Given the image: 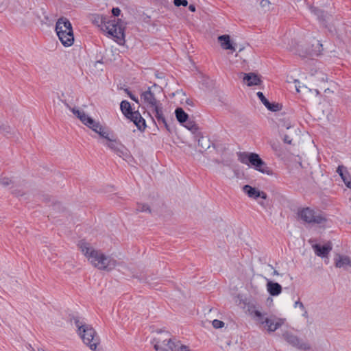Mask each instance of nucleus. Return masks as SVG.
<instances>
[{"instance_id": "6e6552de", "label": "nucleus", "mask_w": 351, "mask_h": 351, "mask_svg": "<svg viewBox=\"0 0 351 351\" xmlns=\"http://www.w3.org/2000/svg\"><path fill=\"white\" fill-rule=\"evenodd\" d=\"M282 337L289 346L297 350L302 351H309L311 350V346L308 341H304L291 331H284L282 334Z\"/></svg>"}, {"instance_id": "f03ea898", "label": "nucleus", "mask_w": 351, "mask_h": 351, "mask_svg": "<svg viewBox=\"0 0 351 351\" xmlns=\"http://www.w3.org/2000/svg\"><path fill=\"white\" fill-rule=\"evenodd\" d=\"M94 22L101 26L102 30L106 31L109 35L116 38L119 44L124 41V27L120 19L114 18L109 20L102 16H97Z\"/></svg>"}, {"instance_id": "79ce46f5", "label": "nucleus", "mask_w": 351, "mask_h": 351, "mask_svg": "<svg viewBox=\"0 0 351 351\" xmlns=\"http://www.w3.org/2000/svg\"><path fill=\"white\" fill-rule=\"evenodd\" d=\"M189 9L190 11L191 12H195V5L193 4H191L189 6Z\"/></svg>"}, {"instance_id": "c9c22d12", "label": "nucleus", "mask_w": 351, "mask_h": 351, "mask_svg": "<svg viewBox=\"0 0 351 351\" xmlns=\"http://www.w3.org/2000/svg\"><path fill=\"white\" fill-rule=\"evenodd\" d=\"M112 13L114 16H118L121 13V10L119 8H113Z\"/></svg>"}, {"instance_id": "cd10ccee", "label": "nucleus", "mask_w": 351, "mask_h": 351, "mask_svg": "<svg viewBox=\"0 0 351 351\" xmlns=\"http://www.w3.org/2000/svg\"><path fill=\"white\" fill-rule=\"evenodd\" d=\"M312 12H313L316 16H317L318 19L321 21H324V12L316 8H311Z\"/></svg>"}, {"instance_id": "a19ab883", "label": "nucleus", "mask_w": 351, "mask_h": 351, "mask_svg": "<svg viewBox=\"0 0 351 351\" xmlns=\"http://www.w3.org/2000/svg\"><path fill=\"white\" fill-rule=\"evenodd\" d=\"M342 167L341 166H339L338 168H337V172L339 174V176L341 177V178H343L345 177L343 174V171H342Z\"/></svg>"}, {"instance_id": "423d86ee", "label": "nucleus", "mask_w": 351, "mask_h": 351, "mask_svg": "<svg viewBox=\"0 0 351 351\" xmlns=\"http://www.w3.org/2000/svg\"><path fill=\"white\" fill-rule=\"evenodd\" d=\"M120 108L122 113L130 121H132L137 128L142 131L144 130L146 124L145 119L142 117L138 111H132L129 101L123 100L121 102Z\"/></svg>"}, {"instance_id": "09e8293b", "label": "nucleus", "mask_w": 351, "mask_h": 351, "mask_svg": "<svg viewBox=\"0 0 351 351\" xmlns=\"http://www.w3.org/2000/svg\"><path fill=\"white\" fill-rule=\"evenodd\" d=\"M304 311V314H303V316H305V317H307V311L304 309L303 310Z\"/></svg>"}, {"instance_id": "2eb2a0df", "label": "nucleus", "mask_w": 351, "mask_h": 351, "mask_svg": "<svg viewBox=\"0 0 351 351\" xmlns=\"http://www.w3.org/2000/svg\"><path fill=\"white\" fill-rule=\"evenodd\" d=\"M312 247L317 256L324 258L328 256L332 249V245L331 242L329 241L324 245L320 244L312 245Z\"/></svg>"}, {"instance_id": "58836bf2", "label": "nucleus", "mask_w": 351, "mask_h": 351, "mask_svg": "<svg viewBox=\"0 0 351 351\" xmlns=\"http://www.w3.org/2000/svg\"><path fill=\"white\" fill-rule=\"evenodd\" d=\"M295 88H296L297 92L300 93L302 91V89L306 90L307 87L304 85H303V86L295 85Z\"/></svg>"}, {"instance_id": "a18cd8bd", "label": "nucleus", "mask_w": 351, "mask_h": 351, "mask_svg": "<svg viewBox=\"0 0 351 351\" xmlns=\"http://www.w3.org/2000/svg\"><path fill=\"white\" fill-rule=\"evenodd\" d=\"M186 103L188 104V105H190V106H193V101L190 99H187L186 101Z\"/></svg>"}, {"instance_id": "7c9ffc66", "label": "nucleus", "mask_w": 351, "mask_h": 351, "mask_svg": "<svg viewBox=\"0 0 351 351\" xmlns=\"http://www.w3.org/2000/svg\"><path fill=\"white\" fill-rule=\"evenodd\" d=\"M256 95H257V97H258V99L262 101V103L265 106L267 104V103L269 102L268 99L265 97V95H263V93L262 92H258L256 93Z\"/></svg>"}, {"instance_id": "37998d69", "label": "nucleus", "mask_w": 351, "mask_h": 351, "mask_svg": "<svg viewBox=\"0 0 351 351\" xmlns=\"http://www.w3.org/2000/svg\"><path fill=\"white\" fill-rule=\"evenodd\" d=\"M125 91L128 95V96L131 98V97H134V95L128 90L125 89Z\"/></svg>"}, {"instance_id": "aec40b11", "label": "nucleus", "mask_w": 351, "mask_h": 351, "mask_svg": "<svg viewBox=\"0 0 351 351\" xmlns=\"http://www.w3.org/2000/svg\"><path fill=\"white\" fill-rule=\"evenodd\" d=\"M218 40L220 43L221 47L223 49H230L235 51V48L231 42L230 37L229 35L224 34L219 36L218 37Z\"/></svg>"}, {"instance_id": "603ef678", "label": "nucleus", "mask_w": 351, "mask_h": 351, "mask_svg": "<svg viewBox=\"0 0 351 351\" xmlns=\"http://www.w3.org/2000/svg\"><path fill=\"white\" fill-rule=\"evenodd\" d=\"M329 90L328 88H326V89H325V90H324V91L326 93V92H327V90Z\"/></svg>"}, {"instance_id": "39448f33", "label": "nucleus", "mask_w": 351, "mask_h": 351, "mask_svg": "<svg viewBox=\"0 0 351 351\" xmlns=\"http://www.w3.org/2000/svg\"><path fill=\"white\" fill-rule=\"evenodd\" d=\"M75 324L84 343L91 350H95L99 343V339L94 328L90 325L83 324L78 319H75Z\"/></svg>"}, {"instance_id": "e433bc0d", "label": "nucleus", "mask_w": 351, "mask_h": 351, "mask_svg": "<svg viewBox=\"0 0 351 351\" xmlns=\"http://www.w3.org/2000/svg\"><path fill=\"white\" fill-rule=\"evenodd\" d=\"M283 141L285 143H287V144H291V142H292V139L290 138V137L285 134L283 136Z\"/></svg>"}, {"instance_id": "8fccbe9b", "label": "nucleus", "mask_w": 351, "mask_h": 351, "mask_svg": "<svg viewBox=\"0 0 351 351\" xmlns=\"http://www.w3.org/2000/svg\"><path fill=\"white\" fill-rule=\"evenodd\" d=\"M315 93H316V94H317V95H318V94L319 93V90H318L317 89H315Z\"/></svg>"}, {"instance_id": "b1692460", "label": "nucleus", "mask_w": 351, "mask_h": 351, "mask_svg": "<svg viewBox=\"0 0 351 351\" xmlns=\"http://www.w3.org/2000/svg\"><path fill=\"white\" fill-rule=\"evenodd\" d=\"M186 128L189 130L195 132L197 130L198 127L195 124V123L192 120L187 119L186 121H184V124H182Z\"/></svg>"}, {"instance_id": "dca6fc26", "label": "nucleus", "mask_w": 351, "mask_h": 351, "mask_svg": "<svg viewBox=\"0 0 351 351\" xmlns=\"http://www.w3.org/2000/svg\"><path fill=\"white\" fill-rule=\"evenodd\" d=\"M335 266L337 268L346 269L348 267H351V258L346 255L337 254L334 258Z\"/></svg>"}, {"instance_id": "c756f323", "label": "nucleus", "mask_w": 351, "mask_h": 351, "mask_svg": "<svg viewBox=\"0 0 351 351\" xmlns=\"http://www.w3.org/2000/svg\"><path fill=\"white\" fill-rule=\"evenodd\" d=\"M198 146L201 147L204 149H206L210 147L209 144L206 142V140L203 137L198 140Z\"/></svg>"}, {"instance_id": "c85d7f7f", "label": "nucleus", "mask_w": 351, "mask_h": 351, "mask_svg": "<svg viewBox=\"0 0 351 351\" xmlns=\"http://www.w3.org/2000/svg\"><path fill=\"white\" fill-rule=\"evenodd\" d=\"M12 131V129L10 128V125L3 124L0 126V132L5 133V134H11Z\"/></svg>"}, {"instance_id": "c03bdc74", "label": "nucleus", "mask_w": 351, "mask_h": 351, "mask_svg": "<svg viewBox=\"0 0 351 351\" xmlns=\"http://www.w3.org/2000/svg\"><path fill=\"white\" fill-rule=\"evenodd\" d=\"M131 99L134 101L136 103L139 104V101L135 95L134 97H131Z\"/></svg>"}, {"instance_id": "49530a36", "label": "nucleus", "mask_w": 351, "mask_h": 351, "mask_svg": "<svg viewBox=\"0 0 351 351\" xmlns=\"http://www.w3.org/2000/svg\"><path fill=\"white\" fill-rule=\"evenodd\" d=\"M269 3V1L267 0H262V1H261V4L263 5H266V3Z\"/></svg>"}, {"instance_id": "ddd939ff", "label": "nucleus", "mask_w": 351, "mask_h": 351, "mask_svg": "<svg viewBox=\"0 0 351 351\" xmlns=\"http://www.w3.org/2000/svg\"><path fill=\"white\" fill-rule=\"evenodd\" d=\"M284 322V319L278 318L274 315H271L267 317V319L265 320L263 327L266 328L268 332H274L282 326Z\"/></svg>"}, {"instance_id": "4468645a", "label": "nucleus", "mask_w": 351, "mask_h": 351, "mask_svg": "<svg viewBox=\"0 0 351 351\" xmlns=\"http://www.w3.org/2000/svg\"><path fill=\"white\" fill-rule=\"evenodd\" d=\"M151 110L154 114L155 118L158 125H163L168 132H171V128L164 116L162 111V105L160 104Z\"/></svg>"}, {"instance_id": "f704fd0d", "label": "nucleus", "mask_w": 351, "mask_h": 351, "mask_svg": "<svg viewBox=\"0 0 351 351\" xmlns=\"http://www.w3.org/2000/svg\"><path fill=\"white\" fill-rule=\"evenodd\" d=\"M12 193L14 194V195L19 197V196H22L25 194V192L24 191H22L21 190H17V189H14L12 191Z\"/></svg>"}, {"instance_id": "5701e85b", "label": "nucleus", "mask_w": 351, "mask_h": 351, "mask_svg": "<svg viewBox=\"0 0 351 351\" xmlns=\"http://www.w3.org/2000/svg\"><path fill=\"white\" fill-rule=\"evenodd\" d=\"M253 314L255 321L263 326L265 324V320L267 318V313H262L258 310H255L253 311Z\"/></svg>"}, {"instance_id": "f3484780", "label": "nucleus", "mask_w": 351, "mask_h": 351, "mask_svg": "<svg viewBox=\"0 0 351 351\" xmlns=\"http://www.w3.org/2000/svg\"><path fill=\"white\" fill-rule=\"evenodd\" d=\"M243 191L248 195L249 197L251 198L257 199L258 197H261L262 199H265L267 197L265 192L260 191L256 188L247 184L243 187Z\"/></svg>"}, {"instance_id": "ea45409f", "label": "nucleus", "mask_w": 351, "mask_h": 351, "mask_svg": "<svg viewBox=\"0 0 351 351\" xmlns=\"http://www.w3.org/2000/svg\"><path fill=\"white\" fill-rule=\"evenodd\" d=\"M344 183L346 184V185L348 187V188H350L351 189V182L350 181H348L347 178L346 177H343L342 178Z\"/></svg>"}, {"instance_id": "3c124183", "label": "nucleus", "mask_w": 351, "mask_h": 351, "mask_svg": "<svg viewBox=\"0 0 351 351\" xmlns=\"http://www.w3.org/2000/svg\"><path fill=\"white\" fill-rule=\"evenodd\" d=\"M38 351H45L43 348H38Z\"/></svg>"}, {"instance_id": "393cba45", "label": "nucleus", "mask_w": 351, "mask_h": 351, "mask_svg": "<svg viewBox=\"0 0 351 351\" xmlns=\"http://www.w3.org/2000/svg\"><path fill=\"white\" fill-rule=\"evenodd\" d=\"M265 107L270 111L278 112L282 109V106L278 103H270L269 101Z\"/></svg>"}, {"instance_id": "2f4dec72", "label": "nucleus", "mask_w": 351, "mask_h": 351, "mask_svg": "<svg viewBox=\"0 0 351 351\" xmlns=\"http://www.w3.org/2000/svg\"><path fill=\"white\" fill-rule=\"evenodd\" d=\"M213 326L215 328L218 329V328H221L223 327L224 323L221 320L214 319L213 321Z\"/></svg>"}, {"instance_id": "9b49d317", "label": "nucleus", "mask_w": 351, "mask_h": 351, "mask_svg": "<svg viewBox=\"0 0 351 351\" xmlns=\"http://www.w3.org/2000/svg\"><path fill=\"white\" fill-rule=\"evenodd\" d=\"M72 112L87 127L92 130L97 131L101 130V124L99 122L95 121L93 119L88 116L84 111H81L76 108L71 109Z\"/></svg>"}, {"instance_id": "7ed1b4c3", "label": "nucleus", "mask_w": 351, "mask_h": 351, "mask_svg": "<svg viewBox=\"0 0 351 351\" xmlns=\"http://www.w3.org/2000/svg\"><path fill=\"white\" fill-rule=\"evenodd\" d=\"M56 32L64 47H71L74 43V35L71 22L66 17L59 18L56 23Z\"/></svg>"}, {"instance_id": "9d476101", "label": "nucleus", "mask_w": 351, "mask_h": 351, "mask_svg": "<svg viewBox=\"0 0 351 351\" xmlns=\"http://www.w3.org/2000/svg\"><path fill=\"white\" fill-rule=\"evenodd\" d=\"M299 217L308 223L320 224L326 221L321 215H316L315 211L309 208H304L298 212Z\"/></svg>"}, {"instance_id": "4c0bfd02", "label": "nucleus", "mask_w": 351, "mask_h": 351, "mask_svg": "<svg viewBox=\"0 0 351 351\" xmlns=\"http://www.w3.org/2000/svg\"><path fill=\"white\" fill-rule=\"evenodd\" d=\"M299 306L302 310H304V306L302 302H301L300 300L296 301L294 304V307L296 308Z\"/></svg>"}, {"instance_id": "f257e3e1", "label": "nucleus", "mask_w": 351, "mask_h": 351, "mask_svg": "<svg viewBox=\"0 0 351 351\" xmlns=\"http://www.w3.org/2000/svg\"><path fill=\"white\" fill-rule=\"evenodd\" d=\"M79 245L90 263L100 270L110 271L114 269L118 264L114 258L106 255L100 250L93 249L87 243L82 242Z\"/></svg>"}, {"instance_id": "6ab92c4d", "label": "nucleus", "mask_w": 351, "mask_h": 351, "mask_svg": "<svg viewBox=\"0 0 351 351\" xmlns=\"http://www.w3.org/2000/svg\"><path fill=\"white\" fill-rule=\"evenodd\" d=\"M243 80L248 86H256L260 84L261 82L259 77L254 73H244Z\"/></svg>"}, {"instance_id": "20e7f679", "label": "nucleus", "mask_w": 351, "mask_h": 351, "mask_svg": "<svg viewBox=\"0 0 351 351\" xmlns=\"http://www.w3.org/2000/svg\"><path fill=\"white\" fill-rule=\"evenodd\" d=\"M238 160L243 164L254 167V168L267 175H270L271 171L267 166L266 163L260 158L259 155L256 153L239 152Z\"/></svg>"}, {"instance_id": "a211bd4d", "label": "nucleus", "mask_w": 351, "mask_h": 351, "mask_svg": "<svg viewBox=\"0 0 351 351\" xmlns=\"http://www.w3.org/2000/svg\"><path fill=\"white\" fill-rule=\"evenodd\" d=\"M267 290L271 296H277L282 292V287L278 283L271 280H267L266 285Z\"/></svg>"}, {"instance_id": "1a4fd4ad", "label": "nucleus", "mask_w": 351, "mask_h": 351, "mask_svg": "<svg viewBox=\"0 0 351 351\" xmlns=\"http://www.w3.org/2000/svg\"><path fill=\"white\" fill-rule=\"evenodd\" d=\"M95 132L97 133L101 137L106 139L108 142L105 144L111 150H112L117 155L121 157L125 155L124 149L125 147L121 143L117 142L115 139H113L109 136V133L105 131L104 127L101 125V130L97 128V131Z\"/></svg>"}, {"instance_id": "f8f14e48", "label": "nucleus", "mask_w": 351, "mask_h": 351, "mask_svg": "<svg viewBox=\"0 0 351 351\" xmlns=\"http://www.w3.org/2000/svg\"><path fill=\"white\" fill-rule=\"evenodd\" d=\"M141 99L143 100L144 104L149 109H152L162 104L161 102L156 99L150 87H149L146 91L141 94Z\"/></svg>"}, {"instance_id": "de8ad7c7", "label": "nucleus", "mask_w": 351, "mask_h": 351, "mask_svg": "<svg viewBox=\"0 0 351 351\" xmlns=\"http://www.w3.org/2000/svg\"><path fill=\"white\" fill-rule=\"evenodd\" d=\"M273 275H274V276H278V275H280V274L278 273V271L277 270L274 269Z\"/></svg>"}, {"instance_id": "bb28decb", "label": "nucleus", "mask_w": 351, "mask_h": 351, "mask_svg": "<svg viewBox=\"0 0 351 351\" xmlns=\"http://www.w3.org/2000/svg\"><path fill=\"white\" fill-rule=\"evenodd\" d=\"M14 182L9 178L7 177H1L0 178V184L3 186H8L10 184H12Z\"/></svg>"}, {"instance_id": "72a5a7b5", "label": "nucleus", "mask_w": 351, "mask_h": 351, "mask_svg": "<svg viewBox=\"0 0 351 351\" xmlns=\"http://www.w3.org/2000/svg\"><path fill=\"white\" fill-rule=\"evenodd\" d=\"M271 147H272V149H273L276 152H280V147L279 143H273L271 144Z\"/></svg>"}, {"instance_id": "a878e982", "label": "nucleus", "mask_w": 351, "mask_h": 351, "mask_svg": "<svg viewBox=\"0 0 351 351\" xmlns=\"http://www.w3.org/2000/svg\"><path fill=\"white\" fill-rule=\"evenodd\" d=\"M136 212H148L151 213V209L149 206L146 204H137Z\"/></svg>"}, {"instance_id": "0eeeda50", "label": "nucleus", "mask_w": 351, "mask_h": 351, "mask_svg": "<svg viewBox=\"0 0 351 351\" xmlns=\"http://www.w3.org/2000/svg\"><path fill=\"white\" fill-rule=\"evenodd\" d=\"M154 343V348L156 351H189L186 346L171 339L162 340L160 338H156Z\"/></svg>"}, {"instance_id": "4be33fe9", "label": "nucleus", "mask_w": 351, "mask_h": 351, "mask_svg": "<svg viewBox=\"0 0 351 351\" xmlns=\"http://www.w3.org/2000/svg\"><path fill=\"white\" fill-rule=\"evenodd\" d=\"M175 114L177 120L182 124L186 121L189 119V115L186 113L182 108H177L175 110Z\"/></svg>"}, {"instance_id": "412c9836", "label": "nucleus", "mask_w": 351, "mask_h": 351, "mask_svg": "<svg viewBox=\"0 0 351 351\" xmlns=\"http://www.w3.org/2000/svg\"><path fill=\"white\" fill-rule=\"evenodd\" d=\"M311 82L318 85L319 83H324L327 81V77L322 71H315V73L311 75Z\"/></svg>"}, {"instance_id": "473e14b6", "label": "nucleus", "mask_w": 351, "mask_h": 351, "mask_svg": "<svg viewBox=\"0 0 351 351\" xmlns=\"http://www.w3.org/2000/svg\"><path fill=\"white\" fill-rule=\"evenodd\" d=\"M173 3L177 7L180 5L186 6L188 5V1L186 0H174Z\"/></svg>"}]
</instances>
